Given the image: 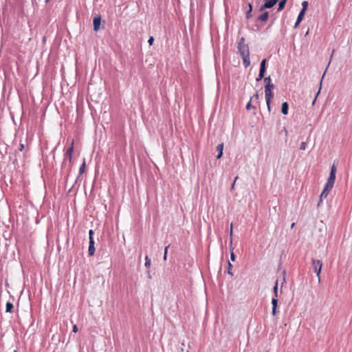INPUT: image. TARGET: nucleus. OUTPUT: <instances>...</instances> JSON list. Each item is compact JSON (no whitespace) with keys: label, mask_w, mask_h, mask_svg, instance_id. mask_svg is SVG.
<instances>
[{"label":"nucleus","mask_w":352,"mask_h":352,"mask_svg":"<svg viewBox=\"0 0 352 352\" xmlns=\"http://www.w3.org/2000/svg\"><path fill=\"white\" fill-rule=\"evenodd\" d=\"M223 144H219L217 146V151H218V155H217V159H220L223 155Z\"/></svg>","instance_id":"obj_10"},{"label":"nucleus","mask_w":352,"mask_h":352,"mask_svg":"<svg viewBox=\"0 0 352 352\" xmlns=\"http://www.w3.org/2000/svg\"><path fill=\"white\" fill-rule=\"evenodd\" d=\"M145 267L147 268H149L151 266V260L149 259L148 256H146L145 257Z\"/></svg>","instance_id":"obj_25"},{"label":"nucleus","mask_w":352,"mask_h":352,"mask_svg":"<svg viewBox=\"0 0 352 352\" xmlns=\"http://www.w3.org/2000/svg\"><path fill=\"white\" fill-rule=\"evenodd\" d=\"M336 168L335 165H333L331 168L330 174L329 178L327 181V183L333 186L335 180H336Z\"/></svg>","instance_id":"obj_4"},{"label":"nucleus","mask_w":352,"mask_h":352,"mask_svg":"<svg viewBox=\"0 0 352 352\" xmlns=\"http://www.w3.org/2000/svg\"><path fill=\"white\" fill-rule=\"evenodd\" d=\"M154 41V38L153 36H150V38L148 40V43L149 45H152Z\"/></svg>","instance_id":"obj_31"},{"label":"nucleus","mask_w":352,"mask_h":352,"mask_svg":"<svg viewBox=\"0 0 352 352\" xmlns=\"http://www.w3.org/2000/svg\"><path fill=\"white\" fill-rule=\"evenodd\" d=\"M78 327L75 324L73 326V328H72V331L74 332V333H76L78 331Z\"/></svg>","instance_id":"obj_34"},{"label":"nucleus","mask_w":352,"mask_h":352,"mask_svg":"<svg viewBox=\"0 0 352 352\" xmlns=\"http://www.w3.org/2000/svg\"><path fill=\"white\" fill-rule=\"evenodd\" d=\"M14 352H17L16 351H14Z\"/></svg>","instance_id":"obj_42"},{"label":"nucleus","mask_w":352,"mask_h":352,"mask_svg":"<svg viewBox=\"0 0 352 352\" xmlns=\"http://www.w3.org/2000/svg\"><path fill=\"white\" fill-rule=\"evenodd\" d=\"M294 226V223H292V228H293Z\"/></svg>","instance_id":"obj_41"},{"label":"nucleus","mask_w":352,"mask_h":352,"mask_svg":"<svg viewBox=\"0 0 352 352\" xmlns=\"http://www.w3.org/2000/svg\"><path fill=\"white\" fill-rule=\"evenodd\" d=\"M85 168V161L84 160L79 168V174L81 175L84 173Z\"/></svg>","instance_id":"obj_23"},{"label":"nucleus","mask_w":352,"mask_h":352,"mask_svg":"<svg viewBox=\"0 0 352 352\" xmlns=\"http://www.w3.org/2000/svg\"><path fill=\"white\" fill-rule=\"evenodd\" d=\"M252 101L250 100L249 102L247 104V105H246L247 110H250V108L256 109V107L252 105Z\"/></svg>","instance_id":"obj_27"},{"label":"nucleus","mask_w":352,"mask_h":352,"mask_svg":"<svg viewBox=\"0 0 352 352\" xmlns=\"http://www.w3.org/2000/svg\"><path fill=\"white\" fill-rule=\"evenodd\" d=\"M232 267H233V265L230 263V261H228V274L231 275L232 276H234V273L232 272Z\"/></svg>","instance_id":"obj_24"},{"label":"nucleus","mask_w":352,"mask_h":352,"mask_svg":"<svg viewBox=\"0 0 352 352\" xmlns=\"http://www.w3.org/2000/svg\"><path fill=\"white\" fill-rule=\"evenodd\" d=\"M232 235V224H231V228H230V236Z\"/></svg>","instance_id":"obj_38"},{"label":"nucleus","mask_w":352,"mask_h":352,"mask_svg":"<svg viewBox=\"0 0 352 352\" xmlns=\"http://www.w3.org/2000/svg\"><path fill=\"white\" fill-rule=\"evenodd\" d=\"M305 13V12H303V11L300 10V12L298 14V16L297 17L296 23L294 25V28H297V26L299 25V23L302 21V19L304 17Z\"/></svg>","instance_id":"obj_11"},{"label":"nucleus","mask_w":352,"mask_h":352,"mask_svg":"<svg viewBox=\"0 0 352 352\" xmlns=\"http://www.w3.org/2000/svg\"><path fill=\"white\" fill-rule=\"evenodd\" d=\"M23 149H24V144H21L19 150L20 151H22Z\"/></svg>","instance_id":"obj_36"},{"label":"nucleus","mask_w":352,"mask_h":352,"mask_svg":"<svg viewBox=\"0 0 352 352\" xmlns=\"http://www.w3.org/2000/svg\"><path fill=\"white\" fill-rule=\"evenodd\" d=\"M13 307V304L11 302H7L6 305V311L11 313L12 311Z\"/></svg>","instance_id":"obj_15"},{"label":"nucleus","mask_w":352,"mask_h":352,"mask_svg":"<svg viewBox=\"0 0 352 352\" xmlns=\"http://www.w3.org/2000/svg\"><path fill=\"white\" fill-rule=\"evenodd\" d=\"M285 274H286L285 271H283V283H282V285L285 282Z\"/></svg>","instance_id":"obj_35"},{"label":"nucleus","mask_w":352,"mask_h":352,"mask_svg":"<svg viewBox=\"0 0 352 352\" xmlns=\"http://www.w3.org/2000/svg\"><path fill=\"white\" fill-rule=\"evenodd\" d=\"M261 79H262V78H260V77L258 76V77L256 78V81H259V80H261Z\"/></svg>","instance_id":"obj_39"},{"label":"nucleus","mask_w":352,"mask_h":352,"mask_svg":"<svg viewBox=\"0 0 352 352\" xmlns=\"http://www.w3.org/2000/svg\"><path fill=\"white\" fill-rule=\"evenodd\" d=\"M271 78L270 76H268V77H266L264 78V82H265V85H274V84H272L271 82Z\"/></svg>","instance_id":"obj_22"},{"label":"nucleus","mask_w":352,"mask_h":352,"mask_svg":"<svg viewBox=\"0 0 352 352\" xmlns=\"http://www.w3.org/2000/svg\"><path fill=\"white\" fill-rule=\"evenodd\" d=\"M334 52H335L334 50H333V51H332V54H331V58H332V56H333V54Z\"/></svg>","instance_id":"obj_40"},{"label":"nucleus","mask_w":352,"mask_h":352,"mask_svg":"<svg viewBox=\"0 0 352 352\" xmlns=\"http://www.w3.org/2000/svg\"><path fill=\"white\" fill-rule=\"evenodd\" d=\"M265 63H266V59H263L261 61V63L259 72L265 74Z\"/></svg>","instance_id":"obj_16"},{"label":"nucleus","mask_w":352,"mask_h":352,"mask_svg":"<svg viewBox=\"0 0 352 352\" xmlns=\"http://www.w3.org/2000/svg\"><path fill=\"white\" fill-rule=\"evenodd\" d=\"M325 75V72L323 74L322 76V78H321V80H320V88H319V90L318 91L316 95V97L314 98V100H313V102H312V104L314 105L315 104V102L316 100V98L318 96V94H320V89H321V85H322V79L324 78V76Z\"/></svg>","instance_id":"obj_17"},{"label":"nucleus","mask_w":352,"mask_h":352,"mask_svg":"<svg viewBox=\"0 0 352 352\" xmlns=\"http://www.w3.org/2000/svg\"><path fill=\"white\" fill-rule=\"evenodd\" d=\"M100 22H101V17H100V16L98 15V16H96L94 18L93 23H94V31H98L99 30V28H100Z\"/></svg>","instance_id":"obj_7"},{"label":"nucleus","mask_w":352,"mask_h":352,"mask_svg":"<svg viewBox=\"0 0 352 352\" xmlns=\"http://www.w3.org/2000/svg\"><path fill=\"white\" fill-rule=\"evenodd\" d=\"M289 105L287 102H285L282 104L281 106V112L284 115H287L288 113Z\"/></svg>","instance_id":"obj_13"},{"label":"nucleus","mask_w":352,"mask_h":352,"mask_svg":"<svg viewBox=\"0 0 352 352\" xmlns=\"http://www.w3.org/2000/svg\"><path fill=\"white\" fill-rule=\"evenodd\" d=\"M333 186L328 184L326 182L324 186V188H323V190L322 192H321L320 194V203L322 201V198H326L329 192V191L332 189ZM320 204H318L319 205Z\"/></svg>","instance_id":"obj_5"},{"label":"nucleus","mask_w":352,"mask_h":352,"mask_svg":"<svg viewBox=\"0 0 352 352\" xmlns=\"http://www.w3.org/2000/svg\"><path fill=\"white\" fill-rule=\"evenodd\" d=\"M238 179V177L236 176L233 182V183L232 184V186H231V190H233L234 188V185H235V183L236 182V180Z\"/></svg>","instance_id":"obj_32"},{"label":"nucleus","mask_w":352,"mask_h":352,"mask_svg":"<svg viewBox=\"0 0 352 352\" xmlns=\"http://www.w3.org/2000/svg\"><path fill=\"white\" fill-rule=\"evenodd\" d=\"M307 148V144L306 142H303L301 143L300 144V150H305Z\"/></svg>","instance_id":"obj_29"},{"label":"nucleus","mask_w":352,"mask_h":352,"mask_svg":"<svg viewBox=\"0 0 352 352\" xmlns=\"http://www.w3.org/2000/svg\"><path fill=\"white\" fill-rule=\"evenodd\" d=\"M89 249L88 252L90 256H93L95 253L94 241V239L89 240Z\"/></svg>","instance_id":"obj_9"},{"label":"nucleus","mask_w":352,"mask_h":352,"mask_svg":"<svg viewBox=\"0 0 352 352\" xmlns=\"http://www.w3.org/2000/svg\"><path fill=\"white\" fill-rule=\"evenodd\" d=\"M93 235H94V231L92 230H90L89 231V240L94 239Z\"/></svg>","instance_id":"obj_30"},{"label":"nucleus","mask_w":352,"mask_h":352,"mask_svg":"<svg viewBox=\"0 0 352 352\" xmlns=\"http://www.w3.org/2000/svg\"><path fill=\"white\" fill-rule=\"evenodd\" d=\"M230 259L232 261H234V260H235V255L232 251L231 252V254H230Z\"/></svg>","instance_id":"obj_33"},{"label":"nucleus","mask_w":352,"mask_h":352,"mask_svg":"<svg viewBox=\"0 0 352 352\" xmlns=\"http://www.w3.org/2000/svg\"><path fill=\"white\" fill-rule=\"evenodd\" d=\"M308 6V2L307 1H304L302 3V10L301 11L305 12Z\"/></svg>","instance_id":"obj_26"},{"label":"nucleus","mask_w":352,"mask_h":352,"mask_svg":"<svg viewBox=\"0 0 352 352\" xmlns=\"http://www.w3.org/2000/svg\"><path fill=\"white\" fill-rule=\"evenodd\" d=\"M311 264H312L315 273L316 274V276H318V282H320V274L322 266V261L320 260H316V259L312 258Z\"/></svg>","instance_id":"obj_3"},{"label":"nucleus","mask_w":352,"mask_h":352,"mask_svg":"<svg viewBox=\"0 0 352 352\" xmlns=\"http://www.w3.org/2000/svg\"><path fill=\"white\" fill-rule=\"evenodd\" d=\"M264 74H263V73H261V72H259V74H258V76L260 77V78H263L264 77Z\"/></svg>","instance_id":"obj_37"},{"label":"nucleus","mask_w":352,"mask_h":352,"mask_svg":"<svg viewBox=\"0 0 352 352\" xmlns=\"http://www.w3.org/2000/svg\"><path fill=\"white\" fill-rule=\"evenodd\" d=\"M278 280H276L275 285L274 287V294L276 298L278 297Z\"/></svg>","instance_id":"obj_21"},{"label":"nucleus","mask_w":352,"mask_h":352,"mask_svg":"<svg viewBox=\"0 0 352 352\" xmlns=\"http://www.w3.org/2000/svg\"><path fill=\"white\" fill-rule=\"evenodd\" d=\"M238 52L240 54L243 66L247 68L250 65L249 46L245 43V38H241L237 45Z\"/></svg>","instance_id":"obj_1"},{"label":"nucleus","mask_w":352,"mask_h":352,"mask_svg":"<svg viewBox=\"0 0 352 352\" xmlns=\"http://www.w3.org/2000/svg\"><path fill=\"white\" fill-rule=\"evenodd\" d=\"M269 14L267 12H265L258 16V20L261 21H266L268 19Z\"/></svg>","instance_id":"obj_14"},{"label":"nucleus","mask_w":352,"mask_h":352,"mask_svg":"<svg viewBox=\"0 0 352 352\" xmlns=\"http://www.w3.org/2000/svg\"><path fill=\"white\" fill-rule=\"evenodd\" d=\"M248 7H249V10L248 11L246 12V18L247 19H250L251 17V12H252V6L250 3L248 4Z\"/></svg>","instance_id":"obj_20"},{"label":"nucleus","mask_w":352,"mask_h":352,"mask_svg":"<svg viewBox=\"0 0 352 352\" xmlns=\"http://www.w3.org/2000/svg\"><path fill=\"white\" fill-rule=\"evenodd\" d=\"M186 352H189V351H186Z\"/></svg>","instance_id":"obj_43"},{"label":"nucleus","mask_w":352,"mask_h":352,"mask_svg":"<svg viewBox=\"0 0 352 352\" xmlns=\"http://www.w3.org/2000/svg\"><path fill=\"white\" fill-rule=\"evenodd\" d=\"M278 0H264L263 5L261 7L260 10L262 11L264 9L271 8L273 7Z\"/></svg>","instance_id":"obj_6"},{"label":"nucleus","mask_w":352,"mask_h":352,"mask_svg":"<svg viewBox=\"0 0 352 352\" xmlns=\"http://www.w3.org/2000/svg\"><path fill=\"white\" fill-rule=\"evenodd\" d=\"M258 98H259L258 94H255L251 97L250 100L252 101V102H258Z\"/></svg>","instance_id":"obj_19"},{"label":"nucleus","mask_w":352,"mask_h":352,"mask_svg":"<svg viewBox=\"0 0 352 352\" xmlns=\"http://www.w3.org/2000/svg\"><path fill=\"white\" fill-rule=\"evenodd\" d=\"M74 142H72V145L69 148H67L65 154V160L66 159H69V160L71 162L72 157V153L74 150Z\"/></svg>","instance_id":"obj_8"},{"label":"nucleus","mask_w":352,"mask_h":352,"mask_svg":"<svg viewBox=\"0 0 352 352\" xmlns=\"http://www.w3.org/2000/svg\"><path fill=\"white\" fill-rule=\"evenodd\" d=\"M274 88V85H265V96L266 103H267V109H268L269 111H270V110H271L270 102H271V99L274 95V94L272 92V89Z\"/></svg>","instance_id":"obj_2"},{"label":"nucleus","mask_w":352,"mask_h":352,"mask_svg":"<svg viewBox=\"0 0 352 352\" xmlns=\"http://www.w3.org/2000/svg\"><path fill=\"white\" fill-rule=\"evenodd\" d=\"M169 245L166 246L164 249V260L166 261L167 258V253Z\"/></svg>","instance_id":"obj_28"},{"label":"nucleus","mask_w":352,"mask_h":352,"mask_svg":"<svg viewBox=\"0 0 352 352\" xmlns=\"http://www.w3.org/2000/svg\"><path fill=\"white\" fill-rule=\"evenodd\" d=\"M286 1L287 0H281L279 3H278V11H280L282 10L284 7H285V3H286Z\"/></svg>","instance_id":"obj_18"},{"label":"nucleus","mask_w":352,"mask_h":352,"mask_svg":"<svg viewBox=\"0 0 352 352\" xmlns=\"http://www.w3.org/2000/svg\"><path fill=\"white\" fill-rule=\"evenodd\" d=\"M272 314L274 316H275L276 313V307H277V305H278L277 298L275 297L272 299Z\"/></svg>","instance_id":"obj_12"}]
</instances>
